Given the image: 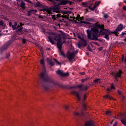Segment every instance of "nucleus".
Returning a JSON list of instances; mask_svg holds the SVG:
<instances>
[{
  "label": "nucleus",
  "mask_w": 126,
  "mask_h": 126,
  "mask_svg": "<svg viewBox=\"0 0 126 126\" xmlns=\"http://www.w3.org/2000/svg\"><path fill=\"white\" fill-rule=\"evenodd\" d=\"M83 23L88 24L90 26H93L90 31V30H87L88 38L90 40H97L101 35H105L104 38L106 40H109V39H110L109 34H114V33L109 30H105L104 29V25H92L89 22H83Z\"/></svg>",
  "instance_id": "1"
},
{
  "label": "nucleus",
  "mask_w": 126,
  "mask_h": 126,
  "mask_svg": "<svg viewBox=\"0 0 126 126\" xmlns=\"http://www.w3.org/2000/svg\"><path fill=\"white\" fill-rule=\"evenodd\" d=\"M40 77L42 78V80L48 82V84L45 83L42 84V86L45 90H48L50 87H55V86L57 85V82L55 80L52 79L51 78L49 77L45 68H43V70L41 73Z\"/></svg>",
  "instance_id": "2"
},
{
  "label": "nucleus",
  "mask_w": 126,
  "mask_h": 126,
  "mask_svg": "<svg viewBox=\"0 0 126 126\" xmlns=\"http://www.w3.org/2000/svg\"><path fill=\"white\" fill-rule=\"evenodd\" d=\"M65 34H54L53 36L48 37V39L51 44H55V42L57 43L58 49H62V45L65 42Z\"/></svg>",
  "instance_id": "3"
},
{
  "label": "nucleus",
  "mask_w": 126,
  "mask_h": 126,
  "mask_svg": "<svg viewBox=\"0 0 126 126\" xmlns=\"http://www.w3.org/2000/svg\"><path fill=\"white\" fill-rule=\"evenodd\" d=\"M67 18V19H69V15H61L60 14H57V15H51L50 18H52L54 21L56 20L57 21H62L61 18Z\"/></svg>",
  "instance_id": "4"
},
{
  "label": "nucleus",
  "mask_w": 126,
  "mask_h": 126,
  "mask_svg": "<svg viewBox=\"0 0 126 126\" xmlns=\"http://www.w3.org/2000/svg\"><path fill=\"white\" fill-rule=\"evenodd\" d=\"M78 39H80V41L78 43V47L80 48L81 47H85L87 45V41L84 39L82 34H77Z\"/></svg>",
  "instance_id": "5"
},
{
  "label": "nucleus",
  "mask_w": 126,
  "mask_h": 126,
  "mask_svg": "<svg viewBox=\"0 0 126 126\" xmlns=\"http://www.w3.org/2000/svg\"><path fill=\"white\" fill-rule=\"evenodd\" d=\"M78 52V50H77L76 52H75L73 47H72V50H70L67 53V58L70 62H71V61L74 59V57H75V53Z\"/></svg>",
  "instance_id": "6"
},
{
  "label": "nucleus",
  "mask_w": 126,
  "mask_h": 126,
  "mask_svg": "<svg viewBox=\"0 0 126 126\" xmlns=\"http://www.w3.org/2000/svg\"><path fill=\"white\" fill-rule=\"evenodd\" d=\"M48 63H50V64L52 66V65H55V63H56L57 64H59V65L62 64V63H60V62L57 61V60L56 59H52L50 58H47V59Z\"/></svg>",
  "instance_id": "7"
},
{
  "label": "nucleus",
  "mask_w": 126,
  "mask_h": 126,
  "mask_svg": "<svg viewBox=\"0 0 126 126\" xmlns=\"http://www.w3.org/2000/svg\"><path fill=\"white\" fill-rule=\"evenodd\" d=\"M9 25L10 27H12L13 30H16V29H17L18 28H19L20 27V26L19 25H17V23L15 22L14 25H12V23L11 22H10L9 23Z\"/></svg>",
  "instance_id": "8"
},
{
  "label": "nucleus",
  "mask_w": 126,
  "mask_h": 126,
  "mask_svg": "<svg viewBox=\"0 0 126 126\" xmlns=\"http://www.w3.org/2000/svg\"><path fill=\"white\" fill-rule=\"evenodd\" d=\"M56 72L57 74H59V75H61V76H68L69 75V73L68 72L64 73L63 71L58 70L56 71Z\"/></svg>",
  "instance_id": "9"
},
{
  "label": "nucleus",
  "mask_w": 126,
  "mask_h": 126,
  "mask_svg": "<svg viewBox=\"0 0 126 126\" xmlns=\"http://www.w3.org/2000/svg\"><path fill=\"white\" fill-rule=\"evenodd\" d=\"M72 94H73V95H76L79 101L81 100V96H80V94L79 92L73 91L72 92Z\"/></svg>",
  "instance_id": "10"
},
{
  "label": "nucleus",
  "mask_w": 126,
  "mask_h": 126,
  "mask_svg": "<svg viewBox=\"0 0 126 126\" xmlns=\"http://www.w3.org/2000/svg\"><path fill=\"white\" fill-rule=\"evenodd\" d=\"M66 3H68V4H71L72 2L68 0H62L60 1V4H62V5H65V4H66Z\"/></svg>",
  "instance_id": "11"
},
{
  "label": "nucleus",
  "mask_w": 126,
  "mask_h": 126,
  "mask_svg": "<svg viewBox=\"0 0 126 126\" xmlns=\"http://www.w3.org/2000/svg\"><path fill=\"white\" fill-rule=\"evenodd\" d=\"M77 87L80 88V90H87V89H88V86H86L84 87L82 85H78L77 87H73V88H77Z\"/></svg>",
  "instance_id": "12"
},
{
  "label": "nucleus",
  "mask_w": 126,
  "mask_h": 126,
  "mask_svg": "<svg viewBox=\"0 0 126 126\" xmlns=\"http://www.w3.org/2000/svg\"><path fill=\"white\" fill-rule=\"evenodd\" d=\"M123 28H124V27H123V25L120 24L116 28L115 31L114 32V33H118V32H120V31H122V30H123Z\"/></svg>",
  "instance_id": "13"
},
{
  "label": "nucleus",
  "mask_w": 126,
  "mask_h": 126,
  "mask_svg": "<svg viewBox=\"0 0 126 126\" xmlns=\"http://www.w3.org/2000/svg\"><path fill=\"white\" fill-rule=\"evenodd\" d=\"M100 3H101L100 1L95 2L94 7L90 8V10H95V8H96L97 7V6H98V5H99V4H100Z\"/></svg>",
  "instance_id": "14"
},
{
  "label": "nucleus",
  "mask_w": 126,
  "mask_h": 126,
  "mask_svg": "<svg viewBox=\"0 0 126 126\" xmlns=\"http://www.w3.org/2000/svg\"><path fill=\"white\" fill-rule=\"evenodd\" d=\"M52 11H53V12L59 13L60 11V7L58 6H54L52 9Z\"/></svg>",
  "instance_id": "15"
},
{
  "label": "nucleus",
  "mask_w": 126,
  "mask_h": 126,
  "mask_svg": "<svg viewBox=\"0 0 126 126\" xmlns=\"http://www.w3.org/2000/svg\"><path fill=\"white\" fill-rule=\"evenodd\" d=\"M17 4H18V5H20V6L22 7V8H24V7H25V3L23 2V1L21 0H19Z\"/></svg>",
  "instance_id": "16"
},
{
  "label": "nucleus",
  "mask_w": 126,
  "mask_h": 126,
  "mask_svg": "<svg viewBox=\"0 0 126 126\" xmlns=\"http://www.w3.org/2000/svg\"><path fill=\"white\" fill-rule=\"evenodd\" d=\"M81 19H82L81 18V17H80V15H78L77 16L76 18L73 17V20H74V21H77V20H78V22H78V23H80V21L81 20Z\"/></svg>",
  "instance_id": "17"
},
{
  "label": "nucleus",
  "mask_w": 126,
  "mask_h": 126,
  "mask_svg": "<svg viewBox=\"0 0 126 126\" xmlns=\"http://www.w3.org/2000/svg\"><path fill=\"white\" fill-rule=\"evenodd\" d=\"M85 126H94V123L92 121H88L85 123Z\"/></svg>",
  "instance_id": "18"
},
{
  "label": "nucleus",
  "mask_w": 126,
  "mask_h": 126,
  "mask_svg": "<svg viewBox=\"0 0 126 126\" xmlns=\"http://www.w3.org/2000/svg\"><path fill=\"white\" fill-rule=\"evenodd\" d=\"M121 74H122V71L120 70L119 71L117 72L115 75V79H116V80L117 77H120V76H121Z\"/></svg>",
  "instance_id": "19"
},
{
  "label": "nucleus",
  "mask_w": 126,
  "mask_h": 126,
  "mask_svg": "<svg viewBox=\"0 0 126 126\" xmlns=\"http://www.w3.org/2000/svg\"><path fill=\"white\" fill-rule=\"evenodd\" d=\"M23 30V28H20L18 30V34H19V35H21V34H22V30Z\"/></svg>",
  "instance_id": "20"
},
{
  "label": "nucleus",
  "mask_w": 126,
  "mask_h": 126,
  "mask_svg": "<svg viewBox=\"0 0 126 126\" xmlns=\"http://www.w3.org/2000/svg\"><path fill=\"white\" fill-rule=\"evenodd\" d=\"M42 10L43 11H46L48 14H52V12H51V11L48 10L47 8H43Z\"/></svg>",
  "instance_id": "21"
},
{
  "label": "nucleus",
  "mask_w": 126,
  "mask_h": 126,
  "mask_svg": "<svg viewBox=\"0 0 126 126\" xmlns=\"http://www.w3.org/2000/svg\"><path fill=\"white\" fill-rule=\"evenodd\" d=\"M104 98H105L106 99H107V98H109L110 100H112V99H113V97H111L109 94H106L104 96Z\"/></svg>",
  "instance_id": "22"
},
{
  "label": "nucleus",
  "mask_w": 126,
  "mask_h": 126,
  "mask_svg": "<svg viewBox=\"0 0 126 126\" xmlns=\"http://www.w3.org/2000/svg\"><path fill=\"white\" fill-rule=\"evenodd\" d=\"M72 113L74 116H79V115H80V114L78 112L73 111Z\"/></svg>",
  "instance_id": "23"
},
{
  "label": "nucleus",
  "mask_w": 126,
  "mask_h": 126,
  "mask_svg": "<svg viewBox=\"0 0 126 126\" xmlns=\"http://www.w3.org/2000/svg\"><path fill=\"white\" fill-rule=\"evenodd\" d=\"M95 83H101V81L100 80V79H96L94 80Z\"/></svg>",
  "instance_id": "24"
},
{
  "label": "nucleus",
  "mask_w": 126,
  "mask_h": 126,
  "mask_svg": "<svg viewBox=\"0 0 126 126\" xmlns=\"http://www.w3.org/2000/svg\"><path fill=\"white\" fill-rule=\"evenodd\" d=\"M121 122L122 123V124H123V125L126 126V119L121 120Z\"/></svg>",
  "instance_id": "25"
},
{
  "label": "nucleus",
  "mask_w": 126,
  "mask_h": 126,
  "mask_svg": "<svg viewBox=\"0 0 126 126\" xmlns=\"http://www.w3.org/2000/svg\"><path fill=\"white\" fill-rule=\"evenodd\" d=\"M40 63L42 65H43V66L45 65V62H44V59H42L41 60Z\"/></svg>",
  "instance_id": "26"
},
{
  "label": "nucleus",
  "mask_w": 126,
  "mask_h": 126,
  "mask_svg": "<svg viewBox=\"0 0 126 126\" xmlns=\"http://www.w3.org/2000/svg\"><path fill=\"white\" fill-rule=\"evenodd\" d=\"M38 48H39L40 51L41 52L42 55H44V52H43V48L40 46H38Z\"/></svg>",
  "instance_id": "27"
},
{
  "label": "nucleus",
  "mask_w": 126,
  "mask_h": 126,
  "mask_svg": "<svg viewBox=\"0 0 126 126\" xmlns=\"http://www.w3.org/2000/svg\"><path fill=\"white\" fill-rule=\"evenodd\" d=\"M4 48H3L2 49V50H5V49H6L8 47V44L6 43L4 46Z\"/></svg>",
  "instance_id": "28"
},
{
  "label": "nucleus",
  "mask_w": 126,
  "mask_h": 126,
  "mask_svg": "<svg viewBox=\"0 0 126 126\" xmlns=\"http://www.w3.org/2000/svg\"><path fill=\"white\" fill-rule=\"evenodd\" d=\"M106 114L108 115V116H110L111 111L110 110H108V111H106Z\"/></svg>",
  "instance_id": "29"
},
{
  "label": "nucleus",
  "mask_w": 126,
  "mask_h": 126,
  "mask_svg": "<svg viewBox=\"0 0 126 126\" xmlns=\"http://www.w3.org/2000/svg\"><path fill=\"white\" fill-rule=\"evenodd\" d=\"M89 78H86L85 79H82L81 81L82 82H85V81H87V80L89 79Z\"/></svg>",
  "instance_id": "30"
},
{
  "label": "nucleus",
  "mask_w": 126,
  "mask_h": 126,
  "mask_svg": "<svg viewBox=\"0 0 126 126\" xmlns=\"http://www.w3.org/2000/svg\"><path fill=\"white\" fill-rule=\"evenodd\" d=\"M111 89H115V86H114V84H111Z\"/></svg>",
  "instance_id": "31"
},
{
  "label": "nucleus",
  "mask_w": 126,
  "mask_h": 126,
  "mask_svg": "<svg viewBox=\"0 0 126 126\" xmlns=\"http://www.w3.org/2000/svg\"><path fill=\"white\" fill-rule=\"evenodd\" d=\"M22 40V42H23V44H25V43H26V39L23 38Z\"/></svg>",
  "instance_id": "32"
},
{
  "label": "nucleus",
  "mask_w": 126,
  "mask_h": 126,
  "mask_svg": "<svg viewBox=\"0 0 126 126\" xmlns=\"http://www.w3.org/2000/svg\"><path fill=\"white\" fill-rule=\"evenodd\" d=\"M68 108H69V106H68V105H64V108L66 110H68Z\"/></svg>",
  "instance_id": "33"
},
{
  "label": "nucleus",
  "mask_w": 126,
  "mask_h": 126,
  "mask_svg": "<svg viewBox=\"0 0 126 126\" xmlns=\"http://www.w3.org/2000/svg\"><path fill=\"white\" fill-rule=\"evenodd\" d=\"M32 11H34V10H31L29 11H28V15L30 16V15H31V14H30L31 12H32Z\"/></svg>",
  "instance_id": "34"
},
{
  "label": "nucleus",
  "mask_w": 126,
  "mask_h": 126,
  "mask_svg": "<svg viewBox=\"0 0 126 126\" xmlns=\"http://www.w3.org/2000/svg\"><path fill=\"white\" fill-rule=\"evenodd\" d=\"M60 55L62 57H65V56L64 55V53L63 52H61V54Z\"/></svg>",
  "instance_id": "35"
},
{
  "label": "nucleus",
  "mask_w": 126,
  "mask_h": 126,
  "mask_svg": "<svg viewBox=\"0 0 126 126\" xmlns=\"http://www.w3.org/2000/svg\"><path fill=\"white\" fill-rule=\"evenodd\" d=\"M86 104H85V103H83V108L84 109H85V108H86Z\"/></svg>",
  "instance_id": "36"
},
{
  "label": "nucleus",
  "mask_w": 126,
  "mask_h": 126,
  "mask_svg": "<svg viewBox=\"0 0 126 126\" xmlns=\"http://www.w3.org/2000/svg\"><path fill=\"white\" fill-rule=\"evenodd\" d=\"M3 25V21L0 20V25Z\"/></svg>",
  "instance_id": "37"
},
{
  "label": "nucleus",
  "mask_w": 126,
  "mask_h": 126,
  "mask_svg": "<svg viewBox=\"0 0 126 126\" xmlns=\"http://www.w3.org/2000/svg\"><path fill=\"white\" fill-rule=\"evenodd\" d=\"M93 44H94V45H96V46H100L99 44H98V43L97 42H93Z\"/></svg>",
  "instance_id": "38"
},
{
  "label": "nucleus",
  "mask_w": 126,
  "mask_h": 126,
  "mask_svg": "<svg viewBox=\"0 0 126 126\" xmlns=\"http://www.w3.org/2000/svg\"><path fill=\"white\" fill-rule=\"evenodd\" d=\"M107 91H108L109 92L112 91V89L110 88H108L107 89Z\"/></svg>",
  "instance_id": "39"
},
{
  "label": "nucleus",
  "mask_w": 126,
  "mask_h": 126,
  "mask_svg": "<svg viewBox=\"0 0 126 126\" xmlns=\"http://www.w3.org/2000/svg\"><path fill=\"white\" fill-rule=\"evenodd\" d=\"M108 17H109V16H108V15H107V14H105L104 15V18H108Z\"/></svg>",
  "instance_id": "40"
},
{
  "label": "nucleus",
  "mask_w": 126,
  "mask_h": 126,
  "mask_svg": "<svg viewBox=\"0 0 126 126\" xmlns=\"http://www.w3.org/2000/svg\"><path fill=\"white\" fill-rule=\"evenodd\" d=\"M118 125V122H115V123L113 124V126H117V125Z\"/></svg>",
  "instance_id": "41"
},
{
  "label": "nucleus",
  "mask_w": 126,
  "mask_h": 126,
  "mask_svg": "<svg viewBox=\"0 0 126 126\" xmlns=\"http://www.w3.org/2000/svg\"><path fill=\"white\" fill-rule=\"evenodd\" d=\"M124 60H125V55H122V62H124Z\"/></svg>",
  "instance_id": "42"
},
{
  "label": "nucleus",
  "mask_w": 126,
  "mask_h": 126,
  "mask_svg": "<svg viewBox=\"0 0 126 126\" xmlns=\"http://www.w3.org/2000/svg\"><path fill=\"white\" fill-rule=\"evenodd\" d=\"M25 1H27V2H30V3H31V1L29 0H25Z\"/></svg>",
  "instance_id": "43"
},
{
  "label": "nucleus",
  "mask_w": 126,
  "mask_h": 126,
  "mask_svg": "<svg viewBox=\"0 0 126 126\" xmlns=\"http://www.w3.org/2000/svg\"><path fill=\"white\" fill-rule=\"evenodd\" d=\"M85 98H86V94H84L83 96V100H85Z\"/></svg>",
  "instance_id": "44"
},
{
  "label": "nucleus",
  "mask_w": 126,
  "mask_h": 126,
  "mask_svg": "<svg viewBox=\"0 0 126 126\" xmlns=\"http://www.w3.org/2000/svg\"><path fill=\"white\" fill-rule=\"evenodd\" d=\"M123 9H124V10H126V6H123Z\"/></svg>",
  "instance_id": "45"
},
{
  "label": "nucleus",
  "mask_w": 126,
  "mask_h": 126,
  "mask_svg": "<svg viewBox=\"0 0 126 126\" xmlns=\"http://www.w3.org/2000/svg\"><path fill=\"white\" fill-rule=\"evenodd\" d=\"M118 94H119L120 95H122V92L118 91Z\"/></svg>",
  "instance_id": "46"
},
{
  "label": "nucleus",
  "mask_w": 126,
  "mask_h": 126,
  "mask_svg": "<svg viewBox=\"0 0 126 126\" xmlns=\"http://www.w3.org/2000/svg\"><path fill=\"white\" fill-rule=\"evenodd\" d=\"M10 56V55H9V54H8L6 55V58H9Z\"/></svg>",
  "instance_id": "47"
},
{
  "label": "nucleus",
  "mask_w": 126,
  "mask_h": 126,
  "mask_svg": "<svg viewBox=\"0 0 126 126\" xmlns=\"http://www.w3.org/2000/svg\"><path fill=\"white\" fill-rule=\"evenodd\" d=\"M122 36H124V35H126V32H122Z\"/></svg>",
  "instance_id": "48"
},
{
  "label": "nucleus",
  "mask_w": 126,
  "mask_h": 126,
  "mask_svg": "<svg viewBox=\"0 0 126 126\" xmlns=\"http://www.w3.org/2000/svg\"><path fill=\"white\" fill-rule=\"evenodd\" d=\"M82 74V75H84V72L81 73Z\"/></svg>",
  "instance_id": "49"
},
{
  "label": "nucleus",
  "mask_w": 126,
  "mask_h": 126,
  "mask_svg": "<svg viewBox=\"0 0 126 126\" xmlns=\"http://www.w3.org/2000/svg\"><path fill=\"white\" fill-rule=\"evenodd\" d=\"M122 97H123V100H124V99H125V96H123Z\"/></svg>",
  "instance_id": "50"
},
{
  "label": "nucleus",
  "mask_w": 126,
  "mask_h": 126,
  "mask_svg": "<svg viewBox=\"0 0 126 126\" xmlns=\"http://www.w3.org/2000/svg\"><path fill=\"white\" fill-rule=\"evenodd\" d=\"M78 1L80 2V1H82V0H78Z\"/></svg>",
  "instance_id": "51"
},
{
  "label": "nucleus",
  "mask_w": 126,
  "mask_h": 126,
  "mask_svg": "<svg viewBox=\"0 0 126 126\" xmlns=\"http://www.w3.org/2000/svg\"><path fill=\"white\" fill-rule=\"evenodd\" d=\"M34 12H37V10H34Z\"/></svg>",
  "instance_id": "52"
},
{
  "label": "nucleus",
  "mask_w": 126,
  "mask_h": 126,
  "mask_svg": "<svg viewBox=\"0 0 126 126\" xmlns=\"http://www.w3.org/2000/svg\"><path fill=\"white\" fill-rule=\"evenodd\" d=\"M89 51H91V49H89Z\"/></svg>",
  "instance_id": "53"
},
{
  "label": "nucleus",
  "mask_w": 126,
  "mask_h": 126,
  "mask_svg": "<svg viewBox=\"0 0 126 126\" xmlns=\"http://www.w3.org/2000/svg\"><path fill=\"white\" fill-rule=\"evenodd\" d=\"M70 18H72V17H71V16H70Z\"/></svg>",
  "instance_id": "54"
},
{
  "label": "nucleus",
  "mask_w": 126,
  "mask_h": 126,
  "mask_svg": "<svg viewBox=\"0 0 126 126\" xmlns=\"http://www.w3.org/2000/svg\"><path fill=\"white\" fill-rule=\"evenodd\" d=\"M73 0V1H75V0Z\"/></svg>",
  "instance_id": "55"
},
{
  "label": "nucleus",
  "mask_w": 126,
  "mask_h": 126,
  "mask_svg": "<svg viewBox=\"0 0 126 126\" xmlns=\"http://www.w3.org/2000/svg\"><path fill=\"white\" fill-rule=\"evenodd\" d=\"M87 55H89L88 53H87Z\"/></svg>",
  "instance_id": "56"
}]
</instances>
